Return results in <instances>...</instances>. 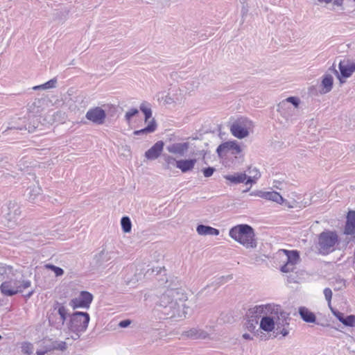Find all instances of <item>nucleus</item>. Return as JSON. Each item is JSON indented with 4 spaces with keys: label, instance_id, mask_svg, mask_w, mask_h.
Listing matches in <instances>:
<instances>
[{
    "label": "nucleus",
    "instance_id": "1",
    "mask_svg": "<svg viewBox=\"0 0 355 355\" xmlns=\"http://www.w3.org/2000/svg\"><path fill=\"white\" fill-rule=\"evenodd\" d=\"M187 295L178 289L167 290L163 293L159 301V311L166 318L176 320L186 317L189 307L186 304Z\"/></svg>",
    "mask_w": 355,
    "mask_h": 355
},
{
    "label": "nucleus",
    "instance_id": "2",
    "mask_svg": "<svg viewBox=\"0 0 355 355\" xmlns=\"http://www.w3.org/2000/svg\"><path fill=\"white\" fill-rule=\"evenodd\" d=\"M230 236L247 248L257 247L253 228L247 224L236 225L230 230Z\"/></svg>",
    "mask_w": 355,
    "mask_h": 355
},
{
    "label": "nucleus",
    "instance_id": "3",
    "mask_svg": "<svg viewBox=\"0 0 355 355\" xmlns=\"http://www.w3.org/2000/svg\"><path fill=\"white\" fill-rule=\"evenodd\" d=\"M90 320L89 313L87 312L76 311L69 315V319L67 322L69 331L72 334L73 340H78L88 327Z\"/></svg>",
    "mask_w": 355,
    "mask_h": 355
},
{
    "label": "nucleus",
    "instance_id": "4",
    "mask_svg": "<svg viewBox=\"0 0 355 355\" xmlns=\"http://www.w3.org/2000/svg\"><path fill=\"white\" fill-rule=\"evenodd\" d=\"M31 286V282L29 279H25L23 277L20 278L10 277L1 284L0 291L4 296L11 297L23 293Z\"/></svg>",
    "mask_w": 355,
    "mask_h": 355
},
{
    "label": "nucleus",
    "instance_id": "5",
    "mask_svg": "<svg viewBox=\"0 0 355 355\" xmlns=\"http://www.w3.org/2000/svg\"><path fill=\"white\" fill-rule=\"evenodd\" d=\"M338 236L336 232L327 231L323 232L319 236V250L322 254H327L334 250L335 245L338 243Z\"/></svg>",
    "mask_w": 355,
    "mask_h": 355
},
{
    "label": "nucleus",
    "instance_id": "6",
    "mask_svg": "<svg viewBox=\"0 0 355 355\" xmlns=\"http://www.w3.org/2000/svg\"><path fill=\"white\" fill-rule=\"evenodd\" d=\"M68 315L69 310L62 304L56 302L53 305V312L49 315V322L56 329H61Z\"/></svg>",
    "mask_w": 355,
    "mask_h": 355
},
{
    "label": "nucleus",
    "instance_id": "7",
    "mask_svg": "<svg viewBox=\"0 0 355 355\" xmlns=\"http://www.w3.org/2000/svg\"><path fill=\"white\" fill-rule=\"evenodd\" d=\"M252 126L250 120L245 117H241L231 125L230 131L235 137L243 139L248 136L249 130Z\"/></svg>",
    "mask_w": 355,
    "mask_h": 355
},
{
    "label": "nucleus",
    "instance_id": "8",
    "mask_svg": "<svg viewBox=\"0 0 355 355\" xmlns=\"http://www.w3.org/2000/svg\"><path fill=\"white\" fill-rule=\"evenodd\" d=\"M279 305L275 304L256 305L248 309L246 315L248 318H256L258 320L261 316L277 313Z\"/></svg>",
    "mask_w": 355,
    "mask_h": 355
},
{
    "label": "nucleus",
    "instance_id": "9",
    "mask_svg": "<svg viewBox=\"0 0 355 355\" xmlns=\"http://www.w3.org/2000/svg\"><path fill=\"white\" fill-rule=\"evenodd\" d=\"M216 152L220 157H227L231 155L237 157L241 153V148L239 144L235 141H227L219 145Z\"/></svg>",
    "mask_w": 355,
    "mask_h": 355
},
{
    "label": "nucleus",
    "instance_id": "10",
    "mask_svg": "<svg viewBox=\"0 0 355 355\" xmlns=\"http://www.w3.org/2000/svg\"><path fill=\"white\" fill-rule=\"evenodd\" d=\"M93 301V295L88 291H81L80 294L69 301V306L73 309H88Z\"/></svg>",
    "mask_w": 355,
    "mask_h": 355
},
{
    "label": "nucleus",
    "instance_id": "11",
    "mask_svg": "<svg viewBox=\"0 0 355 355\" xmlns=\"http://www.w3.org/2000/svg\"><path fill=\"white\" fill-rule=\"evenodd\" d=\"M283 252L286 255V261L284 265H283L280 270L282 272H290L293 271L295 269V266L300 262V254L297 250H283Z\"/></svg>",
    "mask_w": 355,
    "mask_h": 355
},
{
    "label": "nucleus",
    "instance_id": "12",
    "mask_svg": "<svg viewBox=\"0 0 355 355\" xmlns=\"http://www.w3.org/2000/svg\"><path fill=\"white\" fill-rule=\"evenodd\" d=\"M123 272L125 273L124 281L130 286H135L144 277L141 270L136 268L134 266H128Z\"/></svg>",
    "mask_w": 355,
    "mask_h": 355
},
{
    "label": "nucleus",
    "instance_id": "13",
    "mask_svg": "<svg viewBox=\"0 0 355 355\" xmlns=\"http://www.w3.org/2000/svg\"><path fill=\"white\" fill-rule=\"evenodd\" d=\"M3 216L8 221V226H12L17 216L20 214V210L18 205L15 202H10L6 207H3Z\"/></svg>",
    "mask_w": 355,
    "mask_h": 355
},
{
    "label": "nucleus",
    "instance_id": "14",
    "mask_svg": "<svg viewBox=\"0 0 355 355\" xmlns=\"http://www.w3.org/2000/svg\"><path fill=\"white\" fill-rule=\"evenodd\" d=\"M89 121L97 125H102L105 122L106 114L105 110L99 107L89 109L85 115Z\"/></svg>",
    "mask_w": 355,
    "mask_h": 355
},
{
    "label": "nucleus",
    "instance_id": "15",
    "mask_svg": "<svg viewBox=\"0 0 355 355\" xmlns=\"http://www.w3.org/2000/svg\"><path fill=\"white\" fill-rule=\"evenodd\" d=\"M224 178L232 184H239L241 183L252 184L254 182L252 177H248L245 173H234L233 174L225 175H224Z\"/></svg>",
    "mask_w": 355,
    "mask_h": 355
},
{
    "label": "nucleus",
    "instance_id": "16",
    "mask_svg": "<svg viewBox=\"0 0 355 355\" xmlns=\"http://www.w3.org/2000/svg\"><path fill=\"white\" fill-rule=\"evenodd\" d=\"M271 315H275V323L277 331H279V329L282 328L288 327L289 326L291 319L288 317V314L282 311L279 305L277 313H274Z\"/></svg>",
    "mask_w": 355,
    "mask_h": 355
},
{
    "label": "nucleus",
    "instance_id": "17",
    "mask_svg": "<svg viewBox=\"0 0 355 355\" xmlns=\"http://www.w3.org/2000/svg\"><path fill=\"white\" fill-rule=\"evenodd\" d=\"M340 76L343 78H349L355 71V60H340L338 64Z\"/></svg>",
    "mask_w": 355,
    "mask_h": 355
},
{
    "label": "nucleus",
    "instance_id": "18",
    "mask_svg": "<svg viewBox=\"0 0 355 355\" xmlns=\"http://www.w3.org/2000/svg\"><path fill=\"white\" fill-rule=\"evenodd\" d=\"M162 141H157L150 149L145 153V156L148 159L154 160L157 159L162 153L164 148Z\"/></svg>",
    "mask_w": 355,
    "mask_h": 355
},
{
    "label": "nucleus",
    "instance_id": "19",
    "mask_svg": "<svg viewBox=\"0 0 355 355\" xmlns=\"http://www.w3.org/2000/svg\"><path fill=\"white\" fill-rule=\"evenodd\" d=\"M189 149V144L184 143H173L166 146V150L173 154L183 156Z\"/></svg>",
    "mask_w": 355,
    "mask_h": 355
},
{
    "label": "nucleus",
    "instance_id": "20",
    "mask_svg": "<svg viewBox=\"0 0 355 355\" xmlns=\"http://www.w3.org/2000/svg\"><path fill=\"white\" fill-rule=\"evenodd\" d=\"M275 315H266L260 320V328L266 332H270L275 328Z\"/></svg>",
    "mask_w": 355,
    "mask_h": 355
},
{
    "label": "nucleus",
    "instance_id": "21",
    "mask_svg": "<svg viewBox=\"0 0 355 355\" xmlns=\"http://www.w3.org/2000/svg\"><path fill=\"white\" fill-rule=\"evenodd\" d=\"M344 233L347 235H355V211L348 212Z\"/></svg>",
    "mask_w": 355,
    "mask_h": 355
},
{
    "label": "nucleus",
    "instance_id": "22",
    "mask_svg": "<svg viewBox=\"0 0 355 355\" xmlns=\"http://www.w3.org/2000/svg\"><path fill=\"white\" fill-rule=\"evenodd\" d=\"M298 313L302 320L308 323H314L316 321V316L315 313L311 311L306 306H300L298 308Z\"/></svg>",
    "mask_w": 355,
    "mask_h": 355
},
{
    "label": "nucleus",
    "instance_id": "23",
    "mask_svg": "<svg viewBox=\"0 0 355 355\" xmlns=\"http://www.w3.org/2000/svg\"><path fill=\"white\" fill-rule=\"evenodd\" d=\"M196 164V159H180L176 162V167L182 173L191 171Z\"/></svg>",
    "mask_w": 355,
    "mask_h": 355
},
{
    "label": "nucleus",
    "instance_id": "24",
    "mask_svg": "<svg viewBox=\"0 0 355 355\" xmlns=\"http://www.w3.org/2000/svg\"><path fill=\"white\" fill-rule=\"evenodd\" d=\"M331 311L336 318L345 326H355V316L354 315H349L345 317L343 313L338 311H334L333 309H331Z\"/></svg>",
    "mask_w": 355,
    "mask_h": 355
},
{
    "label": "nucleus",
    "instance_id": "25",
    "mask_svg": "<svg viewBox=\"0 0 355 355\" xmlns=\"http://www.w3.org/2000/svg\"><path fill=\"white\" fill-rule=\"evenodd\" d=\"M259 196L268 200L275 202L278 204H282L284 202L282 196L277 191H260Z\"/></svg>",
    "mask_w": 355,
    "mask_h": 355
},
{
    "label": "nucleus",
    "instance_id": "26",
    "mask_svg": "<svg viewBox=\"0 0 355 355\" xmlns=\"http://www.w3.org/2000/svg\"><path fill=\"white\" fill-rule=\"evenodd\" d=\"M183 335L191 339H204L207 337L208 334L200 329L192 328L184 331Z\"/></svg>",
    "mask_w": 355,
    "mask_h": 355
},
{
    "label": "nucleus",
    "instance_id": "27",
    "mask_svg": "<svg viewBox=\"0 0 355 355\" xmlns=\"http://www.w3.org/2000/svg\"><path fill=\"white\" fill-rule=\"evenodd\" d=\"M196 231L200 235H215L219 234L220 232L218 229L205 225H198Z\"/></svg>",
    "mask_w": 355,
    "mask_h": 355
},
{
    "label": "nucleus",
    "instance_id": "28",
    "mask_svg": "<svg viewBox=\"0 0 355 355\" xmlns=\"http://www.w3.org/2000/svg\"><path fill=\"white\" fill-rule=\"evenodd\" d=\"M333 77L331 75H325L322 80V92L327 94L329 92L333 87Z\"/></svg>",
    "mask_w": 355,
    "mask_h": 355
},
{
    "label": "nucleus",
    "instance_id": "29",
    "mask_svg": "<svg viewBox=\"0 0 355 355\" xmlns=\"http://www.w3.org/2000/svg\"><path fill=\"white\" fill-rule=\"evenodd\" d=\"M155 129H156V123H155V121L153 120L152 121H150L149 123V124L146 128L139 130H135L134 132V134L135 135H139L141 134L151 133V132H154L155 130Z\"/></svg>",
    "mask_w": 355,
    "mask_h": 355
},
{
    "label": "nucleus",
    "instance_id": "30",
    "mask_svg": "<svg viewBox=\"0 0 355 355\" xmlns=\"http://www.w3.org/2000/svg\"><path fill=\"white\" fill-rule=\"evenodd\" d=\"M121 225L123 231L125 233H128L131 231L132 223L129 217L123 216L121 219Z\"/></svg>",
    "mask_w": 355,
    "mask_h": 355
},
{
    "label": "nucleus",
    "instance_id": "31",
    "mask_svg": "<svg viewBox=\"0 0 355 355\" xmlns=\"http://www.w3.org/2000/svg\"><path fill=\"white\" fill-rule=\"evenodd\" d=\"M288 103L293 104L294 107H297L300 104V99L297 97H295V96L288 97L286 100H284L280 103L279 107H283Z\"/></svg>",
    "mask_w": 355,
    "mask_h": 355
},
{
    "label": "nucleus",
    "instance_id": "32",
    "mask_svg": "<svg viewBox=\"0 0 355 355\" xmlns=\"http://www.w3.org/2000/svg\"><path fill=\"white\" fill-rule=\"evenodd\" d=\"M140 110L145 115V121H147L152 116L151 109L146 105V103H141L140 105Z\"/></svg>",
    "mask_w": 355,
    "mask_h": 355
},
{
    "label": "nucleus",
    "instance_id": "33",
    "mask_svg": "<svg viewBox=\"0 0 355 355\" xmlns=\"http://www.w3.org/2000/svg\"><path fill=\"white\" fill-rule=\"evenodd\" d=\"M258 324V320L256 318H249L245 323L246 328L250 331H253L257 324Z\"/></svg>",
    "mask_w": 355,
    "mask_h": 355
},
{
    "label": "nucleus",
    "instance_id": "34",
    "mask_svg": "<svg viewBox=\"0 0 355 355\" xmlns=\"http://www.w3.org/2000/svg\"><path fill=\"white\" fill-rule=\"evenodd\" d=\"M45 267L53 271L56 277L62 276L64 274V270L62 268L55 266L54 265L46 264Z\"/></svg>",
    "mask_w": 355,
    "mask_h": 355
},
{
    "label": "nucleus",
    "instance_id": "35",
    "mask_svg": "<svg viewBox=\"0 0 355 355\" xmlns=\"http://www.w3.org/2000/svg\"><path fill=\"white\" fill-rule=\"evenodd\" d=\"M21 352L28 355L33 354V345L30 343H24L21 345Z\"/></svg>",
    "mask_w": 355,
    "mask_h": 355
},
{
    "label": "nucleus",
    "instance_id": "36",
    "mask_svg": "<svg viewBox=\"0 0 355 355\" xmlns=\"http://www.w3.org/2000/svg\"><path fill=\"white\" fill-rule=\"evenodd\" d=\"M323 293L325 297V300H327L328 303L329 307L331 309V298H332V291L329 288H326L323 291Z\"/></svg>",
    "mask_w": 355,
    "mask_h": 355
},
{
    "label": "nucleus",
    "instance_id": "37",
    "mask_svg": "<svg viewBox=\"0 0 355 355\" xmlns=\"http://www.w3.org/2000/svg\"><path fill=\"white\" fill-rule=\"evenodd\" d=\"M139 113V110L136 108L130 109L125 114V119L129 123L131 119Z\"/></svg>",
    "mask_w": 355,
    "mask_h": 355
},
{
    "label": "nucleus",
    "instance_id": "38",
    "mask_svg": "<svg viewBox=\"0 0 355 355\" xmlns=\"http://www.w3.org/2000/svg\"><path fill=\"white\" fill-rule=\"evenodd\" d=\"M249 173H250V175L248 177H252V179L254 181L253 183H254L255 180H257L261 175L259 171L256 168H250Z\"/></svg>",
    "mask_w": 355,
    "mask_h": 355
},
{
    "label": "nucleus",
    "instance_id": "39",
    "mask_svg": "<svg viewBox=\"0 0 355 355\" xmlns=\"http://www.w3.org/2000/svg\"><path fill=\"white\" fill-rule=\"evenodd\" d=\"M56 82L57 81L55 79H51V80L47 81L46 83H45L44 84H42V89H51V88H54V87H55Z\"/></svg>",
    "mask_w": 355,
    "mask_h": 355
},
{
    "label": "nucleus",
    "instance_id": "40",
    "mask_svg": "<svg viewBox=\"0 0 355 355\" xmlns=\"http://www.w3.org/2000/svg\"><path fill=\"white\" fill-rule=\"evenodd\" d=\"M164 160L165 162L169 166V165H173L174 164H176V160L173 157L168 155H163Z\"/></svg>",
    "mask_w": 355,
    "mask_h": 355
},
{
    "label": "nucleus",
    "instance_id": "41",
    "mask_svg": "<svg viewBox=\"0 0 355 355\" xmlns=\"http://www.w3.org/2000/svg\"><path fill=\"white\" fill-rule=\"evenodd\" d=\"M53 348L63 351L66 349L67 344L64 341L58 342L53 345Z\"/></svg>",
    "mask_w": 355,
    "mask_h": 355
},
{
    "label": "nucleus",
    "instance_id": "42",
    "mask_svg": "<svg viewBox=\"0 0 355 355\" xmlns=\"http://www.w3.org/2000/svg\"><path fill=\"white\" fill-rule=\"evenodd\" d=\"M214 171H215V169L213 167L205 168L203 170L204 176L206 178H209V177L213 175Z\"/></svg>",
    "mask_w": 355,
    "mask_h": 355
},
{
    "label": "nucleus",
    "instance_id": "43",
    "mask_svg": "<svg viewBox=\"0 0 355 355\" xmlns=\"http://www.w3.org/2000/svg\"><path fill=\"white\" fill-rule=\"evenodd\" d=\"M131 321L130 320H123L119 322V326L121 328H125L128 327Z\"/></svg>",
    "mask_w": 355,
    "mask_h": 355
},
{
    "label": "nucleus",
    "instance_id": "44",
    "mask_svg": "<svg viewBox=\"0 0 355 355\" xmlns=\"http://www.w3.org/2000/svg\"><path fill=\"white\" fill-rule=\"evenodd\" d=\"M277 334H281L284 337H286L288 335L289 330L288 329V327H284L279 329V331H277Z\"/></svg>",
    "mask_w": 355,
    "mask_h": 355
},
{
    "label": "nucleus",
    "instance_id": "45",
    "mask_svg": "<svg viewBox=\"0 0 355 355\" xmlns=\"http://www.w3.org/2000/svg\"><path fill=\"white\" fill-rule=\"evenodd\" d=\"M12 269V267L10 266H6L3 264H0V272H7V271L10 272Z\"/></svg>",
    "mask_w": 355,
    "mask_h": 355
},
{
    "label": "nucleus",
    "instance_id": "46",
    "mask_svg": "<svg viewBox=\"0 0 355 355\" xmlns=\"http://www.w3.org/2000/svg\"><path fill=\"white\" fill-rule=\"evenodd\" d=\"M220 279V283L223 284L224 282H226L229 279H232V275H227L226 277H223V276Z\"/></svg>",
    "mask_w": 355,
    "mask_h": 355
},
{
    "label": "nucleus",
    "instance_id": "47",
    "mask_svg": "<svg viewBox=\"0 0 355 355\" xmlns=\"http://www.w3.org/2000/svg\"><path fill=\"white\" fill-rule=\"evenodd\" d=\"M243 338L245 340H251L253 339V337L249 334H243Z\"/></svg>",
    "mask_w": 355,
    "mask_h": 355
},
{
    "label": "nucleus",
    "instance_id": "48",
    "mask_svg": "<svg viewBox=\"0 0 355 355\" xmlns=\"http://www.w3.org/2000/svg\"><path fill=\"white\" fill-rule=\"evenodd\" d=\"M343 0H334V4L340 6L343 4Z\"/></svg>",
    "mask_w": 355,
    "mask_h": 355
},
{
    "label": "nucleus",
    "instance_id": "49",
    "mask_svg": "<svg viewBox=\"0 0 355 355\" xmlns=\"http://www.w3.org/2000/svg\"><path fill=\"white\" fill-rule=\"evenodd\" d=\"M35 291L32 289L31 291L28 292V293L26 295V297L30 298L34 293Z\"/></svg>",
    "mask_w": 355,
    "mask_h": 355
},
{
    "label": "nucleus",
    "instance_id": "50",
    "mask_svg": "<svg viewBox=\"0 0 355 355\" xmlns=\"http://www.w3.org/2000/svg\"><path fill=\"white\" fill-rule=\"evenodd\" d=\"M46 354V351L44 350H37L36 352L37 355H44Z\"/></svg>",
    "mask_w": 355,
    "mask_h": 355
},
{
    "label": "nucleus",
    "instance_id": "51",
    "mask_svg": "<svg viewBox=\"0 0 355 355\" xmlns=\"http://www.w3.org/2000/svg\"><path fill=\"white\" fill-rule=\"evenodd\" d=\"M318 1L321 3H329L331 2L332 0H318Z\"/></svg>",
    "mask_w": 355,
    "mask_h": 355
},
{
    "label": "nucleus",
    "instance_id": "52",
    "mask_svg": "<svg viewBox=\"0 0 355 355\" xmlns=\"http://www.w3.org/2000/svg\"><path fill=\"white\" fill-rule=\"evenodd\" d=\"M40 89H42V85L33 87V89H35V90Z\"/></svg>",
    "mask_w": 355,
    "mask_h": 355
},
{
    "label": "nucleus",
    "instance_id": "53",
    "mask_svg": "<svg viewBox=\"0 0 355 355\" xmlns=\"http://www.w3.org/2000/svg\"><path fill=\"white\" fill-rule=\"evenodd\" d=\"M1 338H2V337H1V336L0 335V340L1 339Z\"/></svg>",
    "mask_w": 355,
    "mask_h": 355
}]
</instances>
